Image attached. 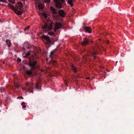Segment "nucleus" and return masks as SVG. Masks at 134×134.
<instances>
[{
	"label": "nucleus",
	"mask_w": 134,
	"mask_h": 134,
	"mask_svg": "<svg viewBox=\"0 0 134 134\" xmlns=\"http://www.w3.org/2000/svg\"><path fill=\"white\" fill-rule=\"evenodd\" d=\"M34 56H32V58H30L29 59L30 62L29 63V65L30 67V69L27 70L26 73L28 75H31L32 74V71L34 70L36 67L37 62L34 60L35 59L33 57Z\"/></svg>",
	"instance_id": "f257e3e1"
},
{
	"label": "nucleus",
	"mask_w": 134,
	"mask_h": 134,
	"mask_svg": "<svg viewBox=\"0 0 134 134\" xmlns=\"http://www.w3.org/2000/svg\"><path fill=\"white\" fill-rule=\"evenodd\" d=\"M46 23L44 24V26H42L43 30L44 31H46L52 30L53 29V21L50 19H46Z\"/></svg>",
	"instance_id": "f03ea898"
},
{
	"label": "nucleus",
	"mask_w": 134,
	"mask_h": 134,
	"mask_svg": "<svg viewBox=\"0 0 134 134\" xmlns=\"http://www.w3.org/2000/svg\"><path fill=\"white\" fill-rule=\"evenodd\" d=\"M18 7L15 9L14 11L17 14L21 15L22 13V8L23 7V4L21 2H18Z\"/></svg>",
	"instance_id": "7ed1b4c3"
},
{
	"label": "nucleus",
	"mask_w": 134,
	"mask_h": 134,
	"mask_svg": "<svg viewBox=\"0 0 134 134\" xmlns=\"http://www.w3.org/2000/svg\"><path fill=\"white\" fill-rule=\"evenodd\" d=\"M54 2L56 7L60 9L62 8V3H64L65 2L64 0H54Z\"/></svg>",
	"instance_id": "20e7f679"
},
{
	"label": "nucleus",
	"mask_w": 134,
	"mask_h": 134,
	"mask_svg": "<svg viewBox=\"0 0 134 134\" xmlns=\"http://www.w3.org/2000/svg\"><path fill=\"white\" fill-rule=\"evenodd\" d=\"M62 27L61 23L56 21L55 22L54 31L56 32V30H59L61 29Z\"/></svg>",
	"instance_id": "39448f33"
},
{
	"label": "nucleus",
	"mask_w": 134,
	"mask_h": 134,
	"mask_svg": "<svg viewBox=\"0 0 134 134\" xmlns=\"http://www.w3.org/2000/svg\"><path fill=\"white\" fill-rule=\"evenodd\" d=\"M43 38L45 39V42L46 44H48L51 42V41L49 36L44 35L43 36Z\"/></svg>",
	"instance_id": "423d86ee"
},
{
	"label": "nucleus",
	"mask_w": 134,
	"mask_h": 134,
	"mask_svg": "<svg viewBox=\"0 0 134 134\" xmlns=\"http://www.w3.org/2000/svg\"><path fill=\"white\" fill-rule=\"evenodd\" d=\"M33 84L32 83H27L26 84V86L29 89L31 90V92L33 93V91H32L33 89Z\"/></svg>",
	"instance_id": "0eeeda50"
},
{
	"label": "nucleus",
	"mask_w": 134,
	"mask_h": 134,
	"mask_svg": "<svg viewBox=\"0 0 134 134\" xmlns=\"http://www.w3.org/2000/svg\"><path fill=\"white\" fill-rule=\"evenodd\" d=\"M56 51L57 49H55L53 50L51 52L50 54L49 55V57L51 59L55 58V57L56 55Z\"/></svg>",
	"instance_id": "6e6552de"
},
{
	"label": "nucleus",
	"mask_w": 134,
	"mask_h": 134,
	"mask_svg": "<svg viewBox=\"0 0 134 134\" xmlns=\"http://www.w3.org/2000/svg\"><path fill=\"white\" fill-rule=\"evenodd\" d=\"M89 40L86 38H84L83 41L81 43V44L83 46L86 45L89 43Z\"/></svg>",
	"instance_id": "1a4fd4ad"
},
{
	"label": "nucleus",
	"mask_w": 134,
	"mask_h": 134,
	"mask_svg": "<svg viewBox=\"0 0 134 134\" xmlns=\"http://www.w3.org/2000/svg\"><path fill=\"white\" fill-rule=\"evenodd\" d=\"M36 6H38L40 10H42L43 9L44 6L42 3L39 2L36 3Z\"/></svg>",
	"instance_id": "9d476101"
},
{
	"label": "nucleus",
	"mask_w": 134,
	"mask_h": 134,
	"mask_svg": "<svg viewBox=\"0 0 134 134\" xmlns=\"http://www.w3.org/2000/svg\"><path fill=\"white\" fill-rule=\"evenodd\" d=\"M59 13L61 16L64 17L66 14L65 13L63 10H60L59 11Z\"/></svg>",
	"instance_id": "9b49d317"
},
{
	"label": "nucleus",
	"mask_w": 134,
	"mask_h": 134,
	"mask_svg": "<svg viewBox=\"0 0 134 134\" xmlns=\"http://www.w3.org/2000/svg\"><path fill=\"white\" fill-rule=\"evenodd\" d=\"M83 28L86 32L89 33H91L92 32L91 28L89 27H83Z\"/></svg>",
	"instance_id": "f8f14e48"
},
{
	"label": "nucleus",
	"mask_w": 134,
	"mask_h": 134,
	"mask_svg": "<svg viewBox=\"0 0 134 134\" xmlns=\"http://www.w3.org/2000/svg\"><path fill=\"white\" fill-rule=\"evenodd\" d=\"M94 50L93 51H92L90 52V53L91 56H93L94 58H95L96 57V55L97 53V52L95 51Z\"/></svg>",
	"instance_id": "ddd939ff"
},
{
	"label": "nucleus",
	"mask_w": 134,
	"mask_h": 134,
	"mask_svg": "<svg viewBox=\"0 0 134 134\" xmlns=\"http://www.w3.org/2000/svg\"><path fill=\"white\" fill-rule=\"evenodd\" d=\"M74 1L73 0H68V4H70V5L71 7L73 6L72 3Z\"/></svg>",
	"instance_id": "4468645a"
},
{
	"label": "nucleus",
	"mask_w": 134,
	"mask_h": 134,
	"mask_svg": "<svg viewBox=\"0 0 134 134\" xmlns=\"http://www.w3.org/2000/svg\"><path fill=\"white\" fill-rule=\"evenodd\" d=\"M72 70L74 72H77V69L76 67L74 65H72Z\"/></svg>",
	"instance_id": "2eb2a0df"
},
{
	"label": "nucleus",
	"mask_w": 134,
	"mask_h": 134,
	"mask_svg": "<svg viewBox=\"0 0 134 134\" xmlns=\"http://www.w3.org/2000/svg\"><path fill=\"white\" fill-rule=\"evenodd\" d=\"M6 42L8 44V47H10L11 45V42L9 40L7 39L6 40Z\"/></svg>",
	"instance_id": "dca6fc26"
},
{
	"label": "nucleus",
	"mask_w": 134,
	"mask_h": 134,
	"mask_svg": "<svg viewBox=\"0 0 134 134\" xmlns=\"http://www.w3.org/2000/svg\"><path fill=\"white\" fill-rule=\"evenodd\" d=\"M48 33L49 35L52 36V37H54L55 36V34L53 32H48Z\"/></svg>",
	"instance_id": "f3484780"
},
{
	"label": "nucleus",
	"mask_w": 134,
	"mask_h": 134,
	"mask_svg": "<svg viewBox=\"0 0 134 134\" xmlns=\"http://www.w3.org/2000/svg\"><path fill=\"white\" fill-rule=\"evenodd\" d=\"M51 9L54 13H56V10L53 7H51Z\"/></svg>",
	"instance_id": "a211bd4d"
},
{
	"label": "nucleus",
	"mask_w": 134,
	"mask_h": 134,
	"mask_svg": "<svg viewBox=\"0 0 134 134\" xmlns=\"http://www.w3.org/2000/svg\"><path fill=\"white\" fill-rule=\"evenodd\" d=\"M5 88H0V92L1 93L2 92H4V93H5Z\"/></svg>",
	"instance_id": "6ab92c4d"
},
{
	"label": "nucleus",
	"mask_w": 134,
	"mask_h": 134,
	"mask_svg": "<svg viewBox=\"0 0 134 134\" xmlns=\"http://www.w3.org/2000/svg\"><path fill=\"white\" fill-rule=\"evenodd\" d=\"M36 88L37 89H40V86L38 82H37L36 84Z\"/></svg>",
	"instance_id": "aec40b11"
},
{
	"label": "nucleus",
	"mask_w": 134,
	"mask_h": 134,
	"mask_svg": "<svg viewBox=\"0 0 134 134\" xmlns=\"http://www.w3.org/2000/svg\"><path fill=\"white\" fill-rule=\"evenodd\" d=\"M25 103L24 102H22L21 103V105L22 106V107L23 108H25L26 107V106L25 105Z\"/></svg>",
	"instance_id": "412c9836"
},
{
	"label": "nucleus",
	"mask_w": 134,
	"mask_h": 134,
	"mask_svg": "<svg viewBox=\"0 0 134 134\" xmlns=\"http://www.w3.org/2000/svg\"><path fill=\"white\" fill-rule=\"evenodd\" d=\"M51 62L54 65H55L57 64V62L55 60H52Z\"/></svg>",
	"instance_id": "4be33fe9"
},
{
	"label": "nucleus",
	"mask_w": 134,
	"mask_h": 134,
	"mask_svg": "<svg viewBox=\"0 0 134 134\" xmlns=\"http://www.w3.org/2000/svg\"><path fill=\"white\" fill-rule=\"evenodd\" d=\"M30 55V53L28 52L25 54V57H29Z\"/></svg>",
	"instance_id": "5701e85b"
},
{
	"label": "nucleus",
	"mask_w": 134,
	"mask_h": 134,
	"mask_svg": "<svg viewBox=\"0 0 134 134\" xmlns=\"http://www.w3.org/2000/svg\"><path fill=\"white\" fill-rule=\"evenodd\" d=\"M8 1L10 3L12 4H14L15 3L14 1L13 0H8Z\"/></svg>",
	"instance_id": "b1692460"
},
{
	"label": "nucleus",
	"mask_w": 134,
	"mask_h": 134,
	"mask_svg": "<svg viewBox=\"0 0 134 134\" xmlns=\"http://www.w3.org/2000/svg\"><path fill=\"white\" fill-rule=\"evenodd\" d=\"M54 16L55 17V19H56L57 20H58L59 19V18L58 15L56 14V15H54Z\"/></svg>",
	"instance_id": "393cba45"
},
{
	"label": "nucleus",
	"mask_w": 134,
	"mask_h": 134,
	"mask_svg": "<svg viewBox=\"0 0 134 134\" xmlns=\"http://www.w3.org/2000/svg\"><path fill=\"white\" fill-rule=\"evenodd\" d=\"M30 27V26H28L27 27H26L25 29H24V31H26L27 30L29 29Z\"/></svg>",
	"instance_id": "a878e982"
},
{
	"label": "nucleus",
	"mask_w": 134,
	"mask_h": 134,
	"mask_svg": "<svg viewBox=\"0 0 134 134\" xmlns=\"http://www.w3.org/2000/svg\"><path fill=\"white\" fill-rule=\"evenodd\" d=\"M9 7L10 8H12V9H13L14 8V6L12 5H9Z\"/></svg>",
	"instance_id": "bb28decb"
},
{
	"label": "nucleus",
	"mask_w": 134,
	"mask_h": 134,
	"mask_svg": "<svg viewBox=\"0 0 134 134\" xmlns=\"http://www.w3.org/2000/svg\"><path fill=\"white\" fill-rule=\"evenodd\" d=\"M45 2L49 3L50 2V0H44Z\"/></svg>",
	"instance_id": "cd10ccee"
},
{
	"label": "nucleus",
	"mask_w": 134,
	"mask_h": 134,
	"mask_svg": "<svg viewBox=\"0 0 134 134\" xmlns=\"http://www.w3.org/2000/svg\"><path fill=\"white\" fill-rule=\"evenodd\" d=\"M43 16L45 18H46L47 17V16L46 14L43 13Z\"/></svg>",
	"instance_id": "c85d7f7f"
},
{
	"label": "nucleus",
	"mask_w": 134,
	"mask_h": 134,
	"mask_svg": "<svg viewBox=\"0 0 134 134\" xmlns=\"http://www.w3.org/2000/svg\"><path fill=\"white\" fill-rule=\"evenodd\" d=\"M6 0H0V2L3 3H4L5 2Z\"/></svg>",
	"instance_id": "c756f323"
},
{
	"label": "nucleus",
	"mask_w": 134,
	"mask_h": 134,
	"mask_svg": "<svg viewBox=\"0 0 134 134\" xmlns=\"http://www.w3.org/2000/svg\"><path fill=\"white\" fill-rule=\"evenodd\" d=\"M18 62H20L21 61V59L19 58H18L17 60Z\"/></svg>",
	"instance_id": "7c9ffc66"
},
{
	"label": "nucleus",
	"mask_w": 134,
	"mask_h": 134,
	"mask_svg": "<svg viewBox=\"0 0 134 134\" xmlns=\"http://www.w3.org/2000/svg\"><path fill=\"white\" fill-rule=\"evenodd\" d=\"M19 87L18 86H16L15 87L16 88H18Z\"/></svg>",
	"instance_id": "2f4dec72"
},
{
	"label": "nucleus",
	"mask_w": 134,
	"mask_h": 134,
	"mask_svg": "<svg viewBox=\"0 0 134 134\" xmlns=\"http://www.w3.org/2000/svg\"><path fill=\"white\" fill-rule=\"evenodd\" d=\"M109 42V41H108V42H107V43H108Z\"/></svg>",
	"instance_id": "473e14b6"
},
{
	"label": "nucleus",
	"mask_w": 134,
	"mask_h": 134,
	"mask_svg": "<svg viewBox=\"0 0 134 134\" xmlns=\"http://www.w3.org/2000/svg\"><path fill=\"white\" fill-rule=\"evenodd\" d=\"M76 77H77H77H78V76H76Z\"/></svg>",
	"instance_id": "72a5a7b5"
}]
</instances>
